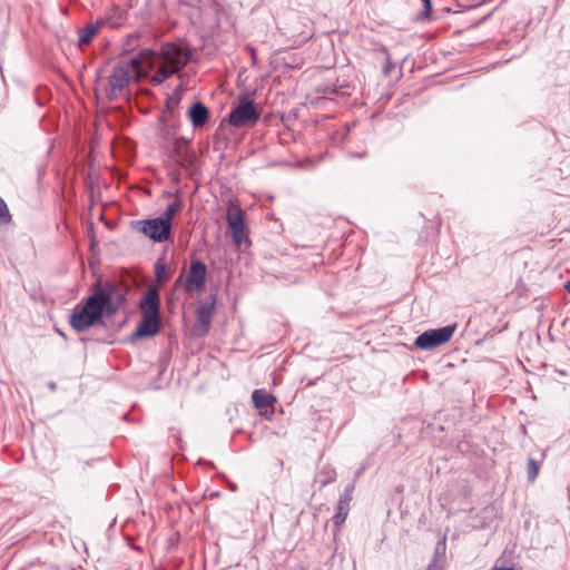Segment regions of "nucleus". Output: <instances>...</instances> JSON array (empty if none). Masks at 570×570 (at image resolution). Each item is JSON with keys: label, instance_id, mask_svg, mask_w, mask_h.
I'll use <instances>...</instances> for the list:
<instances>
[{"label": "nucleus", "instance_id": "obj_1", "mask_svg": "<svg viewBox=\"0 0 570 570\" xmlns=\"http://www.w3.org/2000/svg\"><path fill=\"white\" fill-rule=\"evenodd\" d=\"M129 287L118 282L97 281L92 294L83 304H78L70 315L71 327L81 333L92 326L102 316H114L126 303Z\"/></svg>", "mask_w": 570, "mask_h": 570}, {"label": "nucleus", "instance_id": "obj_2", "mask_svg": "<svg viewBox=\"0 0 570 570\" xmlns=\"http://www.w3.org/2000/svg\"><path fill=\"white\" fill-rule=\"evenodd\" d=\"M261 118L253 99L240 95L234 102L227 118L229 126L235 128H252Z\"/></svg>", "mask_w": 570, "mask_h": 570}, {"label": "nucleus", "instance_id": "obj_3", "mask_svg": "<svg viewBox=\"0 0 570 570\" xmlns=\"http://www.w3.org/2000/svg\"><path fill=\"white\" fill-rule=\"evenodd\" d=\"M140 60L138 58H130L127 61L117 63L111 75L108 78V98L116 99L122 90L129 85L132 73L138 70Z\"/></svg>", "mask_w": 570, "mask_h": 570}, {"label": "nucleus", "instance_id": "obj_4", "mask_svg": "<svg viewBox=\"0 0 570 570\" xmlns=\"http://www.w3.org/2000/svg\"><path fill=\"white\" fill-rule=\"evenodd\" d=\"M132 226L136 230L156 243L167 242L171 234V223H166L159 217L136 220L132 223Z\"/></svg>", "mask_w": 570, "mask_h": 570}, {"label": "nucleus", "instance_id": "obj_5", "mask_svg": "<svg viewBox=\"0 0 570 570\" xmlns=\"http://www.w3.org/2000/svg\"><path fill=\"white\" fill-rule=\"evenodd\" d=\"M456 330V324L429 330L420 334L414 346L419 350L430 351L449 342Z\"/></svg>", "mask_w": 570, "mask_h": 570}, {"label": "nucleus", "instance_id": "obj_6", "mask_svg": "<svg viewBox=\"0 0 570 570\" xmlns=\"http://www.w3.org/2000/svg\"><path fill=\"white\" fill-rule=\"evenodd\" d=\"M159 57L164 60V65L177 73L188 63L191 53L178 45L167 42L161 46Z\"/></svg>", "mask_w": 570, "mask_h": 570}, {"label": "nucleus", "instance_id": "obj_7", "mask_svg": "<svg viewBox=\"0 0 570 570\" xmlns=\"http://www.w3.org/2000/svg\"><path fill=\"white\" fill-rule=\"evenodd\" d=\"M227 223L230 229L233 240L236 245L240 246L242 244L248 240L243 212L238 206L230 205L228 207Z\"/></svg>", "mask_w": 570, "mask_h": 570}, {"label": "nucleus", "instance_id": "obj_8", "mask_svg": "<svg viewBox=\"0 0 570 570\" xmlns=\"http://www.w3.org/2000/svg\"><path fill=\"white\" fill-rule=\"evenodd\" d=\"M142 316H153L160 318V298L157 287H149L139 304Z\"/></svg>", "mask_w": 570, "mask_h": 570}, {"label": "nucleus", "instance_id": "obj_9", "mask_svg": "<svg viewBox=\"0 0 570 570\" xmlns=\"http://www.w3.org/2000/svg\"><path fill=\"white\" fill-rule=\"evenodd\" d=\"M207 268L200 261H195L190 264L189 273L186 279V291L194 292L204 287L206 282Z\"/></svg>", "mask_w": 570, "mask_h": 570}, {"label": "nucleus", "instance_id": "obj_10", "mask_svg": "<svg viewBox=\"0 0 570 570\" xmlns=\"http://www.w3.org/2000/svg\"><path fill=\"white\" fill-rule=\"evenodd\" d=\"M252 400L254 406L259 410L261 414L271 416L274 412V405L276 403V397L266 392L263 389L254 390L252 394Z\"/></svg>", "mask_w": 570, "mask_h": 570}, {"label": "nucleus", "instance_id": "obj_11", "mask_svg": "<svg viewBox=\"0 0 570 570\" xmlns=\"http://www.w3.org/2000/svg\"><path fill=\"white\" fill-rule=\"evenodd\" d=\"M159 330L160 318L153 316H142L141 323L138 324V326L131 334L130 340L135 341L146 336H154L159 332Z\"/></svg>", "mask_w": 570, "mask_h": 570}, {"label": "nucleus", "instance_id": "obj_12", "mask_svg": "<svg viewBox=\"0 0 570 570\" xmlns=\"http://www.w3.org/2000/svg\"><path fill=\"white\" fill-rule=\"evenodd\" d=\"M188 117L194 128H200L208 120V108L203 102L196 101L190 106Z\"/></svg>", "mask_w": 570, "mask_h": 570}, {"label": "nucleus", "instance_id": "obj_13", "mask_svg": "<svg viewBox=\"0 0 570 570\" xmlns=\"http://www.w3.org/2000/svg\"><path fill=\"white\" fill-rule=\"evenodd\" d=\"M214 314L213 305H203L197 309L196 316V328L199 331L200 335H204L208 332Z\"/></svg>", "mask_w": 570, "mask_h": 570}, {"label": "nucleus", "instance_id": "obj_14", "mask_svg": "<svg viewBox=\"0 0 570 570\" xmlns=\"http://www.w3.org/2000/svg\"><path fill=\"white\" fill-rule=\"evenodd\" d=\"M336 480V471L331 465L323 466L316 474L315 481L321 488L328 485Z\"/></svg>", "mask_w": 570, "mask_h": 570}, {"label": "nucleus", "instance_id": "obj_15", "mask_svg": "<svg viewBox=\"0 0 570 570\" xmlns=\"http://www.w3.org/2000/svg\"><path fill=\"white\" fill-rule=\"evenodd\" d=\"M174 73H176L173 69L168 68L166 65L160 66L156 72L150 78V82L154 86H159L165 82L168 78H170Z\"/></svg>", "mask_w": 570, "mask_h": 570}, {"label": "nucleus", "instance_id": "obj_16", "mask_svg": "<svg viewBox=\"0 0 570 570\" xmlns=\"http://www.w3.org/2000/svg\"><path fill=\"white\" fill-rule=\"evenodd\" d=\"M350 512V505L337 502L336 512L333 517L334 525L338 529L346 520Z\"/></svg>", "mask_w": 570, "mask_h": 570}, {"label": "nucleus", "instance_id": "obj_17", "mask_svg": "<svg viewBox=\"0 0 570 570\" xmlns=\"http://www.w3.org/2000/svg\"><path fill=\"white\" fill-rule=\"evenodd\" d=\"M98 32V27L95 24H88L79 31V43L88 45Z\"/></svg>", "mask_w": 570, "mask_h": 570}, {"label": "nucleus", "instance_id": "obj_18", "mask_svg": "<svg viewBox=\"0 0 570 570\" xmlns=\"http://www.w3.org/2000/svg\"><path fill=\"white\" fill-rule=\"evenodd\" d=\"M181 202L180 200H174L170 203L165 212L159 216L164 222L171 223L173 217L176 215V213L180 209Z\"/></svg>", "mask_w": 570, "mask_h": 570}, {"label": "nucleus", "instance_id": "obj_19", "mask_svg": "<svg viewBox=\"0 0 570 570\" xmlns=\"http://www.w3.org/2000/svg\"><path fill=\"white\" fill-rule=\"evenodd\" d=\"M539 471H540V461H538L533 458H529L527 472H528V479L531 482H533L537 479Z\"/></svg>", "mask_w": 570, "mask_h": 570}, {"label": "nucleus", "instance_id": "obj_20", "mask_svg": "<svg viewBox=\"0 0 570 570\" xmlns=\"http://www.w3.org/2000/svg\"><path fill=\"white\" fill-rule=\"evenodd\" d=\"M354 490H355V484H354V482L348 483V484L344 488V491H343L342 495L340 497L338 502H340V503H344V504L350 505V503H351V501H352V499H353Z\"/></svg>", "mask_w": 570, "mask_h": 570}, {"label": "nucleus", "instance_id": "obj_21", "mask_svg": "<svg viewBox=\"0 0 570 570\" xmlns=\"http://www.w3.org/2000/svg\"><path fill=\"white\" fill-rule=\"evenodd\" d=\"M177 156L180 160V164L183 166H186V165H190L193 164L194 159L196 158L195 154L193 151H189V150H181L179 148H177Z\"/></svg>", "mask_w": 570, "mask_h": 570}, {"label": "nucleus", "instance_id": "obj_22", "mask_svg": "<svg viewBox=\"0 0 570 570\" xmlns=\"http://www.w3.org/2000/svg\"><path fill=\"white\" fill-rule=\"evenodd\" d=\"M157 57V52L151 50V49H142L140 51V55L139 57H137L139 60H140V63L142 61H148L149 62V67L153 68L154 67V59Z\"/></svg>", "mask_w": 570, "mask_h": 570}, {"label": "nucleus", "instance_id": "obj_23", "mask_svg": "<svg viewBox=\"0 0 570 570\" xmlns=\"http://www.w3.org/2000/svg\"><path fill=\"white\" fill-rule=\"evenodd\" d=\"M11 222V215L8 209L6 202L0 197V224H9Z\"/></svg>", "mask_w": 570, "mask_h": 570}, {"label": "nucleus", "instance_id": "obj_24", "mask_svg": "<svg viewBox=\"0 0 570 570\" xmlns=\"http://www.w3.org/2000/svg\"><path fill=\"white\" fill-rule=\"evenodd\" d=\"M422 7H423V9L420 12L419 18L421 20L429 19L430 16H431V11H432V2H431V0H422Z\"/></svg>", "mask_w": 570, "mask_h": 570}, {"label": "nucleus", "instance_id": "obj_25", "mask_svg": "<svg viewBox=\"0 0 570 570\" xmlns=\"http://www.w3.org/2000/svg\"><path fill=\"white\" fill-rule=\"evenodd\" d=\"M164 272H165L164 264L158 262L155 266V273H156V277L158 281H161L164 278Z\"/></svg>", "mask_w": 570, "mask_h": 570}, {"label": "nucleus", "instance_id": "obj_26", "mask_svg": "<svg viewBox=\"0 0 570 570\" xmlns=\"http://www.w3.org/2000/svg\"><path fill=\"white\" fill-rule=\"evenodd\" d=\"M491 570H514L512 567H493Z\"/></svg>", "mask_w": 570, "mask_h": 570}, {"label": "nucleus", "instance_id": "obj_27", "mask_svg": "<svg viewBox=\"0 0 570 570\" xmlns=\"http://www.w3.org/2000/svg\"><path fill=\"white\" fill-rule=\"evenodd\" d=\"M564 288L570 293V281L566 283Z\"/></svg>", "mask_w": 570, "mask_h": 570}, {"label": "nucleus", "instance_id": "obj_28", "mask_svg": "<svg viewBox=\"0 0 570 570\" xmlns=\"http://www.w3.org/2000/svg\"><path fill=\"white\" fill-rule=\"evenodd\" d=\"M458 7H462V8H473L474 6H469V7H466V6L461 4V3H459V2H458Z\"/></svg>", "mask_w": 570, "mask_h": 570}, {"label": "nucleus", "instance_id": "obj_29", "mask_svg": "<svg viewBox=\"0 0 570 570\" xmlns=\"http://www.w3.org/2000/svg\"><path fill=\"white\" fill-rule=\"evenodd\" d=\"M389 70H390V67H385V68H384V72H385V73H387V72H389Z\"/></svg>", "mask_w": 570, "mask_h": 570}, {"label": "nucleus", "instance_id": "obj_30", "mask_svg": "<svg viewBox=\"0 0 570 570\" xmlns=\"http://www.w3.org/2000/svg\"><path fill=\"white\" fill-rule=\"evenodd\" d=\"M389 70H390V67H385V68H384V72H385V73H387V72H389Z\"/></svg>", "mask_w": 570, "mask_h": 570}, {"label": "nucleus", "instance_id": "obj_31", "mask_svg": "<svg viewBox=\"0 0 570 570\" xmlns=\"http://www.w3.org/2000/svg\"><path fill=\"white\" fill-rule=\"evenodd\" d=\"M366 153L358 154L357 157H364Z\"/></svg>", "mask_w": 570, "mask_h": 570}, {"label": "nucleus", "instance_id": "obj_32", "mask_svg": "<svg viewBox=\"0 0 570 570\" xmlns=\"http://www.w3.org/2000/svg\"><path fill=\"white\" fill-rule=\"evenodd\" d=\"M49 386H50V389H55L56 387L55 383H51Z\"/></svg>", "mask_w": 570, "mask_h": 570}, {"label": "nucleus", "instance_id": "obj_33", "mask_svg": "<svg viewBox=\"0 0 570 570\" xmlns=\"http://www.w3.org/2000/svg\"><path fill=\"white\" fill-rule=\"evenodd\" d=\"M426 570H435V569H432V567L430 566Z\"/></svg>", "mask_w": 570, "mask_h": 570}]
</instances>
